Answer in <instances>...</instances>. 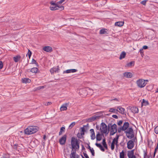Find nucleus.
<instances>
[{
    "label": "nucleus",
    "instance_id": "obj_1",
    "mask_svg": "<svg viewBox=\"0 0 158 158\" xmlns=\"http://www.w3.org/2000/svg\"><path fill=\"white\" fill-rule=\"evenodd\" d=\"M37 127L35 126H29L24 130V133L27 135H31L36 132L38 130Z\"/></svg>",
    "mask_w": 158,
    "mask_h": 158
},
{
    "label": "nucleus",
    "instance_id": "obj_2",
    "mask_svg": "<svg viewBox=\"0 0 158 158\" xmlns=\"http://www.w3.org/2000/svg\"><path fill=\"white\" fill-rule=\"evenodd\" d=\"M80 141L79 139H78L74 137H72L71 140V143L72 148L78 149L79 148Z\"/></svg>",
    "mask_w": 158,
    "mask_h": 158
},
{
    "label": "nucleus",
    "instance_id": "obj_3",
    "mask_svg": "<svg viewBox=\"0 0 158 158\" xmlns=\"http://www.w3.org/2000/svg\"><path fill=\"white\" fill-rule=\"evenodd\" d=\"M148 81V80L139 79L136 81L135 83L138 88H142L146 86Z\"/></svg>",
    "mask_w": 158,
    "mask_h": 158
},
{
    "label": "nucleus",
    "instance_id": "obj_4",
    "mask_svg": "<svg viewBox=\"0 0 158 158\" xmlns=\"http://www.w3.org/2000/svg\"><path fill=\"white\" fill-rule=\"evenodd\" d=\"M93 92V90L89 88L80 89L79 90V93L80 95L85 96L87 95L88 93Z\"/></svg>",
    "mask_w": 158,
    "mask_h": 158
},
{
    "label": "nucleus",
    "instance_id": "obj_5",
    "mask_svg": "<svg viewBox=\"0 0 158 158\" xmlns=\"http://www.w3.org/2000/svg\"><path fill=\"white\" fill-rule=\"evenodd\" d=\"M127 137L131 139L134 136V133L133 129L131 128L127 129L125 132Z\"/></svg>",
    "mask_w": 158,
    "mask_h": 158
},
{
    "label": "nucleus",
    "instance_id": "obj_6",
    "mask_svg": "<svg viewBox=\"0 0 158 158\" xmlns=\"http://www.w3.org/2000/svg\"><path fill=\"white\" fill-rule=\"evenodd\" d=\"M100 130L102 133L108 134L109 131L107 130V127L106 125L104 123H101Z\"/></svg>",
    "mask_w": 158,
    "mask_h": 158
},
{
    "label": "nucleus",
    "instance_id": "obj_7",
    "mask_svg": "<svg viewBox=\"0 0 158 158\" xmlns=\"http://www.w3.org/2000/svg\"><path fill=\"white\" fill-rule=\"evenodd\" d=\"M119 137V136L118 135H117L115 138H114L113 140L111 145V148L112 150H113L114 149L115 144L116 145L117 144Z\"/></svg>",
    "mask_w": 158,
    "mask_h": 158
},
{
    "label": "nucleus",
    "instance_id": "obj_8",
    "mask_svg": "<svg viewBox=\"0 0 158 158\" xmlns=\"http://www.w3.org/2000/svg\"><path fill=\"white\" fill-rule=\"evenodd\" d=\"M117 126L116 124H114L111 127L110 129V135H114L117 131Z\"/></svg>",
    "mask_w": 158,
    "mask_h": 158
},
{
    "label": "nucleus",
    "instance_id": "obj_9",
    "mask_svg": "<svg viewBox=\"0 0 158 158\" xmlns=\"http://www.w3.org/2000/svg\"><path fill=\"white\" fill-rule=\"evenodd\" d=\"M127 147L128 149H132L134 146V142L132 140H130L127 143Z\"/></svg>",
    "mask_w": 158,
    "mask_h": 158
},
{
    "label": "nucleus",
    "instance_id": "obj_10",
    "mask_svg": "<svg viewBox=\"0 0 158 158\" xmlns=\"http://www.w3.org/2000/svg\"><path fill=\"white\" fill-rule=\"evenodd\" d=\"M67 136L66 135H64L59 140V142L60 144L64 145L65 144Z\"/></svg>",
    "mask_w": 158,
    "mask_h": 158
},
{
    "label": "nucleus",
    "instance_id": "obj_11",
    "mask_svg": "<svg viewBox=\"0 0 158 158\" xmlns=\"http://www.w3.org/2000/svg\"><path fill=\"white\" fill-rule=\"evenodd\" d=\"M89 128V125L88 124L87 125L84 126L83 127L81 128V135H84V133L85 131V130H88Z\"/></svg>",
    "mask_w": 158,
    "mask_h": 158
},
{
    "label": "nucleus",
    "instance_id": "obj_12",
    "mask_svg": "<svg viewBox=\"0 0 158 158\" xmlns=\"http://www.w3.org/2000/svg\"><path fill=\"white\" fill-rule=\"evenodd\" d=\"M116 111H118L122 114H125L126 112L124 108H123L120 106H118L117 107Z\"/></svg>",
    "mask_w": 158,
    "mask_h": 158
},
{
    "label": "nucleus",
    "instance_id": "obj_13",
    "mask_svg": "<svg viewBox=\"0 0 158 158\" xmlns=\"http://www.w3.org/2000/svg\"><path fill=\"white\" fill-rule=\"evenodd\" d=\"M44 51L48 52H51L52 51V47L49 46H45L43 48Z\"/></svg>",
    "mask_w": 158,
    "mask_h": 158
},
{
    "label": "nucleus",
    "instance_id": "obj_14",
    "mask_svg": "<svg viewBox=\"0 0 158 158\" xmlns=\"http://www.w3.org/2000/svg\"><path fill=\"white\" fill-rule=\"evenodd\" d=\"M127 156L129 158H136L135 156L134 155L133 150L128 151Z\"/></svg>",
    "mask_w": 158,
    "mask_h": 158
},
{
    "label": "nucleus",
    "instance_id": "obj_15",
    "mask_svg": "<svg viewBox=\"0 0 158 158\" xmlns=\"http://www.w3.org/2000/svg\"><path fill=\"white\" fill-rule=\"evenodd\" d=\"M77 70L75 69H68L65 71H64L63 72V73H73L76 72L77 71Z\"/></svg>",
    "mask_w": 158,
    "mask_h": 158
},
{
    "label": "nucleus",
    "instance_id": "obj_16",
    "mask_svg": "<svg viewBox=\"0 0 158 158\" xmlns=\"http://www.w3.org/2000/svg\"><path fill=\"white\" fill-rule=\"evenodd\" d=\"M123 75L124 77L127 78H131L132 77V74L130 72H125L124 73Z\"/></svg>",
    "mask_w": 158,
    "mask_h": 158
},
{
    "label": "nucleus",
    "instance_id": "obj_17",
    "mask_svg": "<svg viewBox=\"0 0 158 158\" xmlns=\"http://www.w3.org/2000/svg\"><path fill=\"white\" fill-rule=\"evenodd\" d=\"M76 151H72L70 155V158H79L78 155H76Z\"/></svg>",
    "mask_w": 158,
    "mask_h": 158
},
{
    "label": "nucleus",
    "instance_id": "obj_18",
    "mask_svg": "<svg viewBox=\"0 0 158 158\" xmlns=\"http://www.w3.org/2000/svg\"><path fill=\"white\" fill-rule=\"evenodd\" d=\"M129 126V123L128 122H125L123 126L122 127V130L125 131L127 129Z\"/></svg>",
    "mask_w": 158,
    "mask_h": 158
},
{
    "label": "nucleus",
    "instance_id": "obj_19",
    "mask_svg": "<svg viewBox=\"0 0 158 158\" xmlns=\"http://www.w3.org/2000/svg\"><path fill=\"white\" fill-rule=\"evenodd\" d=\"M59 70V66H57V68H53L50 70V72L51 74L53 73H54L58 71Z\"/></svg>",
    "mask_w": 158,
    "mask_h": 158
},
{
    "label": "nucleus",
    "instance_id": "obj_20",
    "mask_svg": "<svg viewBox=\"0 0 158 158\" xmlns=\"http://www.w3.org/2000/svg\"><path fill=\"white\" fill-rule=\"evenodd\" d=\"M21 57V56L20 55H18L15 56H14L13 57V59L15 62H17L20 60Z\"/></svg>",
    "mask_w": 158,
    "mask_h": 158
},
{
    "label": "nucleus",
    "instance_id": "obj_21",
    "mask_svg": "<svg viewBox=\"0 0 158 158\" xmlns=\"http://www.w3.org/2000/svg\"><path fill=\"white\" fill-rule=\"evenodd\" d=\"M98 116L94 115L92 117L89 118L88 119V121L89 122H91L94 121L97 118H98Z\"/></svg>",
    "mask_w": 158,
    "mask_h": 158
},
{
    "label": "nucleus",
    "instance_id": "obj_22",
    "mask_svg": "<svg viewBox=\"0 0 158 158\" xmlns=\"http://www.w3.org/2000/svg\"><path fill=\"white\" fill-rule=\"evenodd\" d=\"M131 110L132 112L134 113H137L139 112L138 109L137 107H131Z\"/></svg>",
    "mask_w": 158,
    "mask_h": 158
},
{
    "label": "nucleus",
    "instance_id": "obj_23",
    "mask_svg": "<svg viewBox=\"0 0 158 158\" xmlns=\"http://www.w3.org/2000/svg\"><path fill=\"white\" fill-rule=\"evenodd\" d=\"M67 104H63L61 106L60 108V110L61 111L66 110H67Z\"/></svg>",
    "mask_w": 158,
    "mask_h": 158
},
{
    "label": "nucleus",
    "instance_id": "obj_24",
    "mask_svg": "<svg viewBox=\"0 0 158 158\" xmlns=\"http://www.w3.org/2000/svg\"><path fill=\"white\" fill-rule=\"evenodd\" d=\"M124 23V22H117L115 23V26H118L119 27H121L123 26Z\"/></svg>",
    "mask_w": 158,
    "mask_h": 158
},
{
    "label": "nucleus",
    "instance_id": "obj_25",
    "mask_svg": "<svg viewBox=\"0 0 158 158\" xmlns=\"http://www.w3.org/2000/svg\"><path fill=\"white\" fill-rule=\"evenodd\" d=\"M107 30L105 28H102L100 31L99 33L101 34H106L107 33Z\"/></svg>",
    "mask_w": 158,
    "mask_h": 158
},
{
    "label": "nucleus",
    "instance_id": "obj_26",
    "mask_svg": "<svg viewBox=\"0 0 158 158\" xmlns=\"http://www.w3.org/2000/svg\"><path fill=\"white\" fill-rule=\"evenodd\" d=\"M22 82L23 83H30L31 81V80L29 78H24L22 79Z\"/></svg>",
    "mask_w": 158,
    "mask_h": 158
},
{
    "label": "nucleus",
    "instance_id": "obj_27",
    "mask_svg": "<svg viewBox=\"0 0 158 158\" xmlns=\"http://www.w3.org/2000/svg\"><path fill=\"white\" fill-rule=\"evenodd\" d=\"M95 145L97 147L99 148L101 151L103 152H104L105 151L104 149L103 148L101 144L99 143H96Z\"/></svg>",
    "mask_w": 158,
    "mask_h": 158
},
{
    "label": "nucleus",
    "instance_id": "obj_28",
    "mask_svg": "<svg viewBox=\"0 0 158 158\" xmlns=\"http://www.w3.org/2000/svg\"><path fill=\"white\" fill-rule=\"evenodd\" d=\"M96 135V139L97 141H100L102 139V137L99 132H97Z\"/></svg>",
    "mask_w": 158,
    "mask_h": 158
},
{
    "label": "nucleus",
    "instance_id": "obj_29",
    "mask_svg": "<svg viewBox=\"0 0 158 158\" xmlns=\"http://www.w3.org/2000/svg\"><path fill=\"white\" fill-rule=\"evenodd\" d=\"M134 62L131 61L130 62L127 63L125 66L126 67H131L132 66H134Z\"/></svg>",
    "mask_w": 158,
    "mask_h": 158
},
{
    "label": "nucleus",
    "instance_id": "obj_30",
    "mask_svg": "<svg viewBox=\"0 0 158 158\" xmlns=\"http://www.w3.org/2000/svg\"><path fill=\"white\" fill-rule=\"evenodd\" d=\"M149 104V103L147 101H146L144 99L143 100V101L142 103V106H146Z\"/></svg>",
    "mask_w": 158,
    "mask_h": 158
},
{
    "label": "nucleus",
    "instance_id": "obj_31",
    "mask_svg": "<svg viewBox=\"0 0 158 158\" xmlns=\"http://www.w3.org/2000/svg\"><path fill=\"white\" fill-rule=\"evenodd\" d=\"M126 53L124 52H122L120 55L119 57V59L121 60L123 58H124L125 57Z\"/></svg>",
    "mask_w": 158,
    "mask_h": 158
},
{
    "label": "nucleus",
    "instance_id": "obj_32",
    "mask_svg": "<svg viewBox=\"0 0 158 158\" xmlns=\"http://www.w3.org/2000/svg\"><path fill=\"white\" fill-rule=\"evenodd\" d=\"M38 69L36 68H33L31 70V71L33 73H36L37 72Z\"/></svg>",
    "mask_w": 158,
    "mask_h": 158
},
{
    "label": "nucleus",
    "instance_id": "obj_33",
    "mask_svg": "<svg viewBox=\"0 0 158 158\" xmlns=\"http://www.w3.org/2000/svg\"><path fill=\"white\" fill-rule=\"evenodd\" d=\"M50 8L51 10H56L58 9L57 5H55L54 6H51Z\"/></svg>",
    "mask_w": 158,
    "mask_h": 158
},
{
    "label": "nucleus",
    "instance_id": "obj_34",
    "mask_svg": "<svg viewBox=\"0 0 158 158\" xmlns=\"http://www.w3.org/2000/svg\"><path fill=\"white\" fill-rule=\"evenodd\" d=\"M102 144L103 146L105 147V148L106 149H107V145L105 141V139H104L103 140L102 142Z\"/></svg>",
    "mask_w": 158,
    "mask_h": 158
},
{
    "label": "nucleus",
    "instance_id": "obj_35",
    "mask_svg": "<svg viewBox=\"0 0 158 158\" xmlns=\"http://www.w3.org/2000/svg\"><path fill=\"white\" fill-rule=\"evenodd\" d=\"M120 158H124V153L123 150L120 153Z\"/></svg>",
    "mask_w": 158,
    "mask_h": 158
},
{
    "label": "nucleus",
    "instance_id": "obj_36",
    "mask_svg": "<svg viewBox=\"0 0 158 158\" xmlns=\"http://www.w3.org/2000/svg\"><path fill=\"white\" fill-rule=\"evenodd\" d=\"M65 0H60V1L57 2V5H60L62 4L65 1Z\"/></svg>",
    "mask_w": 158,
    "mask_h": 158
},
{
    "label": "nucleus",
    "instance_id": "obj_37",
    "mask_svg": "<svg viewBox=\"0 0 158 158\" xmlns=\"http://www.w3.org/2000/svg\"><path fill=\"white\" fill-rule=\"evenodd\" d=\"M116 111V110L113 108H111L109 110V112L114 113H115Z\"/></svg>",
    "mask_w": 158,
    "mask_h": 158
},
{
    "label": "nucleus",
    "instance_id": "obj_38",
    "mask_svg": "<svg viewBox=\"0 0 158 158\" xmlns=\"http://www.w3.org/2000/svg\"><path fill=\"white\" fill-rule=\"evenodd\" d=\"M75 124V122H73L69 126V128L70 129H71L72 128Z\"/></svg>",
    "mask_w": 158,
    "mask_h": 158
},
{
    "label": "nucleus",
    "instance_id": "obj_39",
    "mask_svg": "<svg viewBox=\"0 0 158 158\" xmlns=\"http://www.w3.org/2000/svg\"><path fill=\"white\" fill-rule=\"evenodd\" d=\"M57 8L60 9L61 10H64V7L63 6H60V5H57Z\"/></svg>",
    "mask_w": 158,
    "mask_h": 158
},
{
    "label": "nucleus",
    "instance_id": "obj_40",
    "mask_svg": "<svg viewBox=\"0 0 158 158\" xmlns=\"http://www.w3.org/2000/svg\"><path fill=\"white\" fill-rule=\"evenodd\" d=\"M31 55V51L29 49H28V53H27V55H28L29 59L30 58Z\"/></svg>",
    "mask_w": 158,
    "mask_h": 158
},
{
    "label": "nucleus",
    "instance_id": "obj_41",
    "mask_svg": "<svg viewBox=\"0 0 158 158\" xmlns=\"http://www.w3.org/2000/svg\"><path fill=\"white\" fill-rule=\"evenodd\" d=\"M44 88V86H39V87H37L35 90L36 91V90H40L41 89H43Z\"/></svg>",
    "mask_w": 158,
    "mask_h": 158
},
{
    "label": "nucleus",
    "instance_id": "obj_42",
    "mask_svg": "<svg viewBox=\"0 0 158 158\" xmlns=\"http://www.w3.org/2000/svg\"><path fill=\"white\" fill-rule=\"evenodd\" d=\"M91 138L92 140H94L95 138V134H91Z\"/></svg>",
    "mask_w": 158,
    "mask_h": 158
},
{
    "label": "nucleus",
    "instance_id": "obj_43",
    "mask_svg": "<svg viewBox=\"0 0 158 158\" xmlns=\"http://www.w3.org/2000/svg\"><path fill=\"white\" fill-rule=\"evenodd\" d=\"M154 131L155 133L157 134L158 133V126H156L154 129Z\"/></svg>",
    "mask_w": 158,
    "mask_h": 158
},
{
    "label": "nucleus",
    "instance_id": "obj_44",
    "mask_svg": "<svg viewBox=\"0 0 158 158\" xmlns=\"http://www.w3.org/2000/svg\"><path fill=\"white\" fill-rule=\"evenodd\" d=\"M90 151L91 152V153L92 155L93 156H94V150L93 148H92V149H90Z\"/></svg>",
    "mask_w": 158,
    "mask_h": 158
},
{
    "label": "nucleus",
    "instance_id": "obj_45",
    "mask_svg": "<svg viewBox=\"0 0 158 158\" xmlns=\"http://www.w3.org/2000/svg\"><path fill=\"white\" fill-rule=\"evenodd\" d=\"M13 148L14 149L16 150H18L19 148H18V145L17 144H15L13 146Z\"/></svg>",
    "mask_w": 158,
    "mask_h": 158
},
{
    "label": "nucleus",
    "instance_id": "obj_46",
    "mask_svg": "<svg viewBox=\"0 0 158 158\" xmlns=\"http://www.w3.org/2000/svg\"><path fill=\"white\" fill-rule=\"evenodd\" d=\"M3 67V64L2 61H0V69H1Z\"/></svg>",
    "mask_w": 158,
    "mask_h": 158
},
{
    "label": "nucleus",
    "instance_id": "obj_47",
    "mask_svg": "<svg viewBox=\"0 0 158 158\" xmlns=\"http://www.w3.org/2000/svg\"><path fill=\"white\" fill-rule=\"evenodd\" d=\"M147 1V0H143V1H142L141 2V3L142 4L145 5L146 4Z\"/></svg>",
    "mask_w": 158,
    "mask_h": 158
},
{
    "label": "nucleus",
    "instance_id": "obj_48",
    "mask_svg": "<svg viewBox=\"0 0 158 158\" xmlns=\"http://www.w3.org/2000/svg\"><path fill=\"white\" fill-rule=\"evenodd\" d=\"M65 129V128L64 127H62L60 128V131H61L62 132H64Z\"/></svg>",
    "mask_w": 158,
    "mask_h": 158
},
{
    "label": "nucleus",
    "instance_id": "obj_49",
    "mask_svg": "<svg viewBox=\"0 0 158 158\" xmlns=\"http://www.w3.org/2000/svg\"><path fill=\"white\" fill-rule=\"evenodd\" d=\"M122 123L123 121L121 120H120L118 123L117 124L118 125L120 126L122 124Z\"/></svg>",
    "mask_w": 158,
    "mask_h": 158
},
{
    "label": "nucleus",
    "instance_id": "obj_50",
    "mask_svg": "<svg viewBox=\"0 0 158 158\" xmlns=\"http://www.w3.org/2000/svg\"><path fill=\"white\" fill-rule=\"evenodd\" d=\"M90 133H91V134H95L94 130L93 129H91L90 130Z\"/></svg>",
    "mask_w": 158,
    "mask_h": 158
},
{
    "label": "nucleus",
    "instance_id": "obj_51",
    "mask_svg": "<svg viewBox=\"0 0 158 158\" xmlns=\"http://www.w3.org/2000/svg\"><path fill=\"white\" fill-rule=\"evenodd\" d=\"M31 62L32 64H36L37 62L34 59H32Z\"/></svg>",
    "mask_w": 158,
    "mask_h": 158
},
{
    "label": "nucleus",
    "instance_id": "obj_52",
    "mask_svg": "<svg viewBox=\"0 0 158 158\" xmlns=\"http://www.w3.org/2000/svg\"><path fill=\"white\" fill-rule=\"evenodd\" d=\"M50 3L51 5H53V6L57 5V2L56 3L53 2H52Z\"/></svg>",
    "mask_w": 158,
    "mask_h": 158
},
{
    "label": "nucleus",
    "instance_id": "obj_53",
    "mask_svg": "<svg viewBox=\"0 0 158 158\" xmlns=\"http://www.w3.org/2000/svg\"><path fill=\"white\" fill-rule=\"evenodd\" d=\"M52 104V102H48L46 104H45V105L46 106H48L49 105H50Z\"/></svg>",
    "mask_w": 158,
    "mask_h": 158
},
{
    "label": "nucleus",
    "instance_id": "obj_54",
    "mask_svg": "<svg viewBox=\"0 0 158 158\" xmlns=\"http://www.w3.org/2000/svg\"><path fill=\"white\" fill-rule=\"evenodd\" d=\"M84 155L85 156V158H89V157L87 154L84 153Z\"/></svg>",
    "mask_w": 158,
    "mask_h": 158
},
{
    "label": "nucleus",
    "instance_id": "obj_55",
    "mask_svg": "<svg viewBox=\"0 0 158 158\" xmlns=\"http://www.w3.org/2000/svg\"><path fill=\"white\" fill-rule=\"evenodd\" d=\"M23 146L21 144L18 145V148H19V149H20L22 148Z\"/></svg>",
    "mask_w": 158,
    "mask_h": 158
},
{
    "label": "nucleus",
    "instance_id": "obj_56",
    "mask_svg": "<svg viewBox=\"0 0 158 158\" xmlns=\"http://www.w3.org/2000/svg\"><path fill=\"white\" fill-rule=\"evenodd\" d=\"M112 117L115 118H118V117L117 115H113L112 116Z\"/></svg>",
    "mask_w": 158,
    "mask_h": 158
},
{
    "label": "nucleus",
    "instance_id": "obj_57",
    "mask_svg": "<svg viewBox=\"0 0 158 158\" xmlns=\"http://www.w3.org/2000/svg\"><path fill=\"white\" fill-rule=\"evenodd\" d=\"M148 48V46L146 45L143 46V49H147Z\"/></svg>",
    "mask_w": 158,
    "mask_h": 158
},
{
    "label": "nucleus",
    "instance_id": "obj_58",
    "mask_svg": "<svg viewBox=\"0 0 158 158\" xmlns=\"http://www.w3.org/2000/svg\"><path fill=\"white\" fill-rule=\"evenodd\" d=\"M112 100H114V101H117V102L119 101L118 99L117 98H115L113 99H112V100H111V101H112Z\"/></svg>",
    "mask_w": 158,
    "mask_h": 158
},
{
    "label": "nucleus",
    "instance_id": "obj_59",
    "mask_svg": "<svg viewBox=\"0 0 158 158\" xmlns=\"http://www.w3.org/2000/svg\"><path fill=\"white\" fill-rule=\"evenodd\" d=\"M122 130V128H120L118 129V132H120L121 130Z\"/></svg>",
    "mask_w": 158,
    "mask_h": 158
},
{
    "label": "nucleus",
    "instance_id": "obj_60",
    "mask_svg": "<svg viewBox=\"0 0 158 158\" xmlns=\"http://www.w3.org/2000/svg\"><path fill=\"white\" fill-rule=\"evenodd\" d=\"M143 49H140V52L141 53H143Z\"/></svg>",
    "mask_w": 158,
    "mask_h": 158
},
{
    "label": "nucleus",
    "instance_id": "obj_61",
    "mask_svg": "<svg viewBox=\"0 0 158 158\" xmlns=\"http://www.w3.org/2000/svg\"><path fill=\"white\" fill-rule=\"evenodd\" d=\"M14 24V23H11V26H15V24Z\"/></svg>",
    "mask_w": 158,
    "mask_h": 158
},
{
    "label": "nucleus",
    "instance_id": "obj_62",
    "mask_svg": "<svg viewBox=\"0 0 158 158\" xmlns=\"http://www.w3.org/2000/svg\"><path fill=\"white\" fill-rule=\"evenodd\" d=\"M62 132L61 131H60V132H59V135H61L62 134Z\"/></svg>",
    "mask_w": 158,
    "mask_h": 158
},
{
    "label": "nucleus",
    "instance_id": "obj_63",
    "mask_svg": "<svg viewBox=\"0 0 158 158\" xmlns=\"http://www.w3.org/2000/svg\"><path fill=\"white\" fill-rule=\"evenodd\" d=\"M158 92V88H157L156 90L155 91L156 93H157Z\"/></svg>",
    "mask_w": 158,
    "mask_h": 158
},
{
    "label": "nucleus",
    "instance_id": "obj_64",
    "mask_svg": "<svg viewBox=\"0 0 158 158\" xmlns=\"http://www.w3.org/2000/svg\"><path fill=\"white\" fill-rule=\"evenodd\" d=\"M46 138V135H44V137H43V139H45Z\"/></svg>",
    "mask_w": 158,
    "mask_h": 158
}]
</instances>
